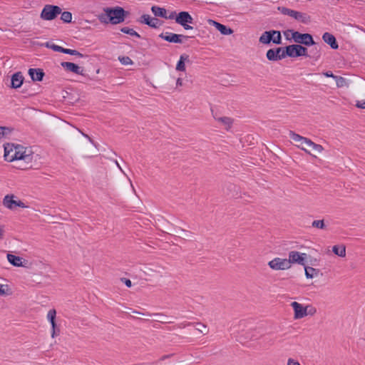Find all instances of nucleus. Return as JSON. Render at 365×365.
<instances>
[{
  "label": "nucleus",
  "mask_w": 365,
  "mask_h": 365,
  "mask_svg": "<svg viewBox=\"0 0 365 365\" xmlns=\"http://www.w3.org/2000/svg\"><path fill=\"white\" fill-rule=\"evenodd\" d=\"M14 157L9 155V153L4 155V158L8 162H13L17 160L19 162V167L23 170L27 169L31 167V163L33 160V155L30 150H27L25 148L16 145L14 147Z\"/></svg>",
  "instance_id": "obj_1"
},
{
  "label": "nucleus",
  "mask_w": 365,
  "mask_h": 365,
  "mask_svg": "<svg viewBox=\"0 0 365 365\" xmlns=\"http://www.w3.org/2000/svg\"><path fill=\"white\" fill-rule=\"evenodd\" d=\"M105 15L100 16L99 19L101 22L113 24L122 23L125 20V10L119 6L115 8H106L104 9Z\"/></svg>",
  "instance_id": "obj_2"
},
{
  "label": "nucleus",
  "mask_w": 365,
  "mask_h": 365,
  "mask_svg": "<svg viewBox=\"0 0 365 365\" xmlns=\"http://www.w3.org/2000/svg\"><path fill=\"white\" fill-rule=\"evenodd\" d=\"M288 31L292 33V37L294 41L297 44H304L307 46L315 44L312 36L309 34H301L299 31H295L291 29L288 30Z\"/></svg>",
  "instance_id": "obj_3"
},
{
  "label": "nucleus",
  "mask_w": 365,
  "mask_h": 365,
  "mask_svg": "<svg viewBox=\"0 0 365 365\" xmlns=\"http://www.w3.org/2000/svg\"><path fill=\"white\" fill-rule=\"evenodd\" d=\"M284 55L295 58L299 56H307V48L300 44H292L285 47Z\"/></svg>",
  "instance_id": "obj_4"
},
{
  "label": "nucleus",
  "mask_w": 365,
  "mask_h": 365,
  "mask_svg": "<svg viewBox=\"0 0 365 365\" xmlns=\"http://www.w3.org/2000/svg\"><path fill=\"white\" fill-rule=\"evenodd\" d=\"M193 18L187 11H180L175 16V22L183 27L185 30L193 29L190 24H193Z\"/></svg>",
  "instance_id": "obj_5"
},
{
  "label": "nucleus",
  "mask_w": 365,
  "mask_h": 365,
  "mask_svg": "<svg viewBox=\"0 0 365 365\" xmlns=\"http://www.w3.org/2000/svg\"><path fill=\"white\" fill-rule=\"evenodd\" d=\"M278 10L284 15L289 16L296 20L300 21L302 23H307L309 21V16L307 14L288 9L284 6L278 7Z\"/></svg>",
  "instance_id": "obj_6"
},
{
  "label": "nucleus",
  "mask_w": 365,
  "mask_h": 365,
  "mask_svg": "<svg viewBox=\"0 0 365 365\" xmlns=\"http://www.w3.org/2000/svg\"><path fill=\"white\" fill-rule=\"evenodd\" d=\"M61 13V9L58 6L46 5L41 14V17L45 20H53Z\"/></svg>",
  "instance_id": "obj_7"
},
{
  "label": "nucleus",
  "mask_w": 365,
  "mask_h": 365,
  "mask_svg": "<svg viewBox=\"0 0 365 365\" xmlns=\"http://www.w3.org/2000/svg\"><path fill=\"white\" fill-rule=\"evenodd\" d=\"M269 267L273 270H286L291 267L287 259L275 257L268 262Z\"/></svg>",
  "instance_id": "obj_8"
},
{
  "label": "nucleus",
  "mask_w": 365,
  "mask_h": 365,
  "mask_svg": "<svg viewBox=\"0 0 365 365\" xmlns=\"http://www.w3.org/2000/svg\"><path fill=\"white\" fill-rule=\"evenodd\" d=\"M159 38L170 42L175 43H182V38H187L188 36L182 34H177L171 32L162 33L159 35Z\"/></svg>",
  "instance_id": "obj_9"
},
{
  "label": "nucleus",
  "mask_w": 365,
  "mask_h": 365,
  "mask_svg": "<svg viewBox=\"0 0 365 365\" xmlns=\"http://www.w3.org/2000/svg\"><path fill=\"white\" fill-rule=\"evenodd\" d=\"M307 257L306 253H299L297 251H291L289 252V259L287 261L289 262V264L297 263L301 265L305 264V259Z\"/></svg>",
  "instance_id": "obj_10"
},
{
  "label": "nucleus",
  "mask_w": 365,
  "mask_h": 365,
  "mask_svg": "<svg viewBox=\"0 0 365 365\" xmlns=\"http://www.w3.org/2000/svg\"><path fill=\"white\" fill-rule=\"evenodd\" d=\"M291 306L294 309V318L295 319H302L304 317H306L308 314L307 312V307H303L301 304L293 302L291 303Z\"/></svg>",
  "instance_id": "obj_11"
},
{
  "label": "nucleus",
  "mask_w": 365,
  "mask_h": 365,
  "mask_svg": "<svg viewBox=\"0 0 365 365\" xmlns=\"http://www.w3.org/2000/svg\"><path fill=\"white\" fill-rule=\"evenodd\" d=\"M289 138L296 143H299L297 147L300 148L302 150H304L306 153L310 154V152L308 151L304 147H303V144H307L308 138L301 136L300 135L295 133L294 131L290 130L289 132Z\"/></svg>",
  "instance_id": "obj_12"
},
{
  "label": "nucleus",
  "mask_w": 365,
  "mask_h": 365,
  "mask_svg": "<svg viewBox=\"0 0 365 365\" xmlns=\"http://www.w3.org/2000/svg\"><path fill=\"white\" fill-rule=\"evenodd\" d=\"M140 23L145 24L151 28L157 29L160 26V20L151 17L149 14H143L140 17Z\"/></svg>",
  "instance_id": "obj_13"
},
{
  "label": "nucleus",
  "mask_w": 365,
  "mask_h": 365,
  "mask_svg": "<svg viewBox=\"0 0 365 365\" xmlns=\"http://www.w3.org/2000/svg\"><path fill=\"white\" fill-rule=\"evenodd\" d=\"M61 66L68 71L72 72L78 75H84L83 69L79 67L78 65L71 62H62L61 63Z\"/></svg>",
  "instance_id": "obj_14"
},
{
  "label": "nucleus",
  "mask_w": 365,
  "mask_h": 365,
  "mask_svg": "<svg viewBox=\"0 0 365 365\" xmlns=\"http://www.w3.org/2000/svg\"><path fill=\"white\" fill-rule=\"evenodd\" d=\"M24 77L21 72L19 71L14 73L11 76L10 87L14 89L20 88L24 83Z\"/></svg>",
  "instance_id": "obj_15"
},
{
  "label": "nucleus",
  "mask_w": 365,
  "mask_h": 365,
  "mask_svg": "<svg viewBox=\"0 0 365 365\" xmlns=\"http://www.w3.org/2000/svg\"><path fill=\"white\" fill-rule=\"evenodd\" d=\"M208 23L210 25L214 26L223 35H230L233 33L232 29L214 20L209 19Z\"/></svg>",
  "instance_id": "obj_16"
},
{
  "label": "nucleus",
  "mask_w": 365,
  "mask_h": 365,
  "mask_svg": "<svg viewBox=\"0 0 365 365\" xmlns=\"http://www.w3.org/2000/svg\"><path fill=\"white\" fill-rule=\"evenodd\" d=\"M322 39L326 43L329 44L332 49H337L339 48L336 38L333 34L325 32L322 35Z\"/></svg>",
  "instance_id": "obj_17"
},
{
  "label": "nucleus",
  "mask_w": 365,
  "mask_h": 365,
  "mask_svg": "<svg viewBox=\"0 0 365 365\" xmlns=\"http://www.w3.org/2000/svg\"><path fill=\"white\" fill-rule=\"evenodd\" d=\"M28 73L34 81H41L44 76V73L41 68H29Z\"/></svg>",
  "instance_id": "obj_18"
},
{
  "label": "nucleus",
  "mask_w": 365,
  "mask_h": 365,
  "mask_svg": "<svg viewBox=\"0 0 365 365\" xmlns=\"http://www.w3.org/2000/svg\"><path fill=\"white\" fill-rule=\"evenodd\" d=\"M14 196L13 195H7L4 197L3 200V205L10 209L13 210L15 207H16L17 200H14Z\"/></svg>",
  "instance_id": "obj_19"
},
{
  "label": "nucleus",
  "mask_w": 365,
  "mask_h": 365,
  "mask_svg": "<svg viewBox=\"0 0 365 365\" xmlns=\"http://www.w3.org/2000/svg\"><path fill=\"white\" fill-rule=\"evenodd\" d=\"M189 56L187 54L183 53L180 56V59L176 65V70L179 71H185V62H188Z\"/></svg>",
  "instance_id": "obj_20"
},
{
  "label": "nucleus",
  "mask_w": 365,
  "mask_h": 365,
  "mask_svg": "<svg viewBox=\"0 0 365 365\" xmlns=\"http://www.w3.org/2000/svg\"><path fill=\"white\" fill-rule=\"evenodd\" d=\"M7 259L12 265L15 267H24L22 262L23 258L19 256H16L12 254H8Z\"/></svg>",
  "instance_id": "obj_21"
},
{
  "label": "nucleus",
  "mask_w": 365,
  "mask_h": 365,
  "mask_svg": "<svg viewBox=\"0 0 365 365\" xmlns=\"http://www.w3.org/2000/svg\"><path fill=\"white\" fill-rule=\"evenodd\" d=\"M266 56L269 61H273L282 60L285 58V55L284 53H281L280 56H277L275 53V50L272 48L269 49L267 51Z\"/></svg>",
  "instance_id": "obj_22"
},
{
  "label": "nucleus",
  "mask_w": 365,
  "mask_h": 365,
  "mask_svg": "<svg viewBox=\"0 0 365 365\" xmlns=\"http://www.w3.org/2000/svg\"><path fill=\"white\" fill-rule=\"evenodd\" d=\"M151 11L155 16L167 18V11L164 8H161L157 6H153L151 7Z\"/></svg>",
  "instance_id": "obj_23"
},
{
  "label": "nucleus",
  "mask_w": 365,
  "mask_h": 365,
  "mask_svg": "<svg viewBox=\"0 0 365 365\" xmlns=\"http://www.w3.org/2000/svg\"><path fill=\"white\" fill-rule=\"evenodd\" d=\"M272 39V31H264L259 37V42L263 44H269Z\"/></svg>",
  "instance_id": "obj_24"
},
{
  "label": "nucleus",
  "mask_w": 365,
  "mask_h": 365,
  "mask_svg": "<svg viewBox=\"0 0 365 365\" xmlns=\"http://www.w3.org/2000/svg\"><path fill=\"white\" fill-rule=\"evenodd\" d=\"M216 120H217L219 123H222L223 125H225V128L228 130L232 124V120L229 117H219L217 118L214 116Z\"/></svg>",
  "instance_id": "obj_25"
},
{
  "label": "nucleus",
  "mask_w": 365,
  "mask_h": 365,
  "mask_svg": "<svg viewBox=\"0 0 365 365\" xmlns=\"http://www.w3.org/2000/svg\"><path fill=\"white\" fill-rule=\"evenodd\" d=\"M304 269L306 277L308 279L314 278V277L317 276L319 272V269L311 267H305Z\"/></svg>",
  "instance_id": "obj_26"
},
{
  "label": "nucleus",
  "mask_w": 365,
  "mask_h": 365,
  "mask_svg": "<svg viewBox=\"0 0 365 365\" xmlns=\"http://www.w3.org/2000/svg\"><path fill=\"white\" fill-rule=\"evenodd\" d=\"M332 252L339 257H344L346 256V247L344 245L340 247L334 245L332 247Z\"/></svg>",
  "instance_id": "obj_27"
},
{
  "label": "nucleus",
  "mask_w": 365,
  "mask_h": 365,
  "mask_svg": "<svg viewBox=\"0 0 365 365\" xmlns=\"http://www.w3.org/2000/svg\"><path fill=\"white\" fill-rule=\"evenodd\" d=\"M306 145L312 148L313 150H314L319 153L322 152V150H324L323 147L321 145L314 143L309 138H308Z\"/></svg>",
  "instance_id": "obj_28"
},
{
  "label": "nucleus",
  "mask_w": 365,
  "mask_h": 365,
  "mask_svg": "<svg viewBox=\"0 0 365 365\" xmlns=\"http://www.w3.org/2000/svg\"><path fill=\"white\" fill-rule=\"evenodd\" d=\"M272 41L275 44H281L282 43V36L280 31H272Z\"/></svg>",
  "instance_id": "obj_29"
},
{
  "label": "nucleus",
  "mask_w": 365,
  "mask_h": 365,
  "mask_svg": "<svg viewBox=\"0 0 365 365\" xmlns=\"http://www.w3.org/2000/svg\"><path fill=\"white\" fill-rule=\"evenodd\" d=\"M120 31H121V32H123L124 34H128L130 36H136L138 38H140V35L138 32H136L135 30H133V29H130L129 27H123V28H121Z\"/></svg>",
  "instance_id": "obj_30"
},
{
  "label": "nucleus",
  "mask_w": 365,
  "mask_h": 365,
  "mask_svg": "<svg viewBox=\"0 0 365 365\" xmlns=\"http://www.w3.org/2000/svg\"><path fill=\"white\" fill-rule=\"evenodd\" d=\"M61 19L64 23H70L72 20V14L69 11H63L61 13Z\"/></svg>",
  "instance_id": "obj_31"
},
{
  "label": "nucleus",
  "mask_w": 365,
  "mask_h": 365,
  "mask_svg": "<svg viewBox=\"0 0 365 365\" xmlns=\"http://www.w3.org/2000/svg\"><path fill=\"white\" fill-rule=\"evenodd\" d=\"M118 60L123 65L125 66L132 65L133 63L131 58L128 56H119Z\"/></svg>",
  "instance_id": "obj_32"
},
{
  "label": "nucleus",
  "mask_w": 365,
  "mask_h": 365,
  "mask_svg": "<svg viewBox=\"0 0 365 365\" xmlns=\"http://www.w3.org/2000/svg\"><path fill=\"white\" fill-rule=\"evenodd\" d=\"M56 317V311L55 309H51L48 311L47 314V319L50 322V323L55 322Z\"/></svg>",
  "instance_id": "obj_33"
},
{
  "label": "nucleus",
  "mask_w": 365,
  "mask_h": 365,
  "mask_svg": "<svg viewBox=\"0 0 365 365\" xmlns=\"http://www.w3.org/2000/svg\"><path fill=\"white\" fill-rule=\"evenodd\" d=\"M312 227H317L319 229L324 230L326 228V225L324 224V220H314L312 224Z\"/></svg>",
  "instance_id": "obj_34"
},
{
  "label": "nucleus",
  "mask_w": 365,
  "mask_h": 365,
  "mask_svg": "<svg viewBox=\"0 0 365 365\" xmlns=\"http://www.w3.org/2000/svg\"><path fill=\"white\" fill-rule=\"evenodd\" d=\"M334 80L336 81V86L339 88L343 87L346 84L345 78L341 76H336Z\"/></svg>",
  "instance_id": "obj_35"
},
{
  "label": "nucleus",
  "mask_w": 365,
  "mask_h": 365,
  "mask_svg": "<svg viewBox=\"0 0 365 365\" xmlns=\"http://www.w3.org/2000/svg\"><path fill=\"white\" fill-rule=\"evenodd\" d=\"M46 46L48 48H51L54 51H58V52H61V53L63 52V48L60 46L56 45L54 43L50 44L49 43H46Z\"/></svg>",
  "instance_id": "obj_36"
},
{
  "label": "nucleus",
  "mask_w": 365,
  "mask_h": 365,
  "mask_svg": "<svg viewBox=\"0 0 365 365\" xmlns=\"http://www.w3.org/2000/svg\"><path fill=\"white\" fill-rule=\"evenodd\" d=\"M52 331H51V336L54 338L56 335L59 334V329L56 328V321L51 323Z\"/></svg>",
  "instance_id": "obj_37"
},
{
  "label": "nucleus",
  "mask_w": 365,
  "mask_h": 365,
  "mask_svg": "<svg viewBox=\"0 0 365 365\" xmlns=\"http://www.w3.org/2000/svg\"><path fill=\"white\" fill-rule=\"evenodd\" d=\"M197 325L199 326V327L196 328L197 330H198L203 334H207L208 333V329H207V327L205 324H201V323H197Z\"/></svg>",
  "instance_id": "obj_38"
},
{
  "label": "nucleus",
  "mask_w": 365,
  "mask_h": 365,
  "mask_svg": "<svg viewBox=\"0 0 365 365\" xmlns=\"http://www.w3.org/2000/svg\"><path fill=\"white\" fill-rule=\"evenodd\" d=\"M274 50H275L276 55L277 56H280L281 53H284V54L285 47L284 48L278 47V48H275Z\"/></svg>",
  "instance_id": "obj_39"
},
{
  "label": "nucleus",
  "mask_w": 365,
  "mask_h": 365,
  "mask_svg": "<svg viewBox=\"0 0 365 365\" xmlns=\"http://www.w3.org/2000/svg\"><path fill=\"white\" fill-rule=\"evenodd\" d=\"M356 106L359 108L365 109V101H356Z\"/></svg>",
  "instance_id": "obj_40"
},
{
  "label": "nucleus",
  "mask_w": 365,
  "mask_h": 365,
  "mask_svg": "<svg viewBox=\"0 0 365 365\" xmlns=\"http://www.w3.org/2000/svg\"><path fill=\"white\" fill-rule=\"evenodd\" d=\"M7 153H9V155H11V157H14V148H11L10 149H8V148H5V150H4V155H6Z\"/></svg>",
  "instance_id": "obj_41"
},
{
  "label": "nucleus",
  "mask_w": 365,
  "mask_h": 365,
  "mask_svg": "<svg viewBox=\"0 0 365 365\" xmlns=\"http://www.w3.org/2000/svg\"><path fill=\"white\" fill-rule=\"evenodd\" d=\"M6 130H8L7 128L0 126V139L6 135Z\"/></svg>",
  "instance_id": "obj_42"
},
{
  "label": "nucleus",
  "mask_w": 365,
  "mask_h": 365,
  "mask_svg": "<svg viewBox=\"0 0 365 365\" xmlns=\"http://www.w3.org/2000/svg\"><path fill=\"white\" fill-rule=\"evenodd\" d=\"M121 281L123 282L128 287H130L132 286V282L129 279L121 278Z\"/></svg>",
  "instance_id": "obj_43"
},
{
  "label": "nucleus",
  "mask_w": 365,
  "mask_h": 365,
  "mask_svg": "<svg viewBox=\"0 0 365 365\" xmlns=\"http://www.w3.org/2000/svg\"><path fill=\"white\" fill-rule=\"evenodd\" d=\"M133 313H135V314H143V315H146V316H149V317H151L153 315H155V316H163L162 314H150V313H147V314H143V313H140L138 311H135V310H133Z\"/></svg>",
  "instance_id": "obj_44"
},
{
  "label": "nucleus",
  "mask_w": 365,
  "mask_h": 365,
  "mask_svg": "<svg viewBox=\"0 0 365 365\" xmlns=\"http://www.w3.org/2000/svg\"><path fill=\"white\" fill-rule=\"evenodd\" d=\"M323 75L326 77L332 78L334 79V77H336V75H334L331 71H326L323 73Z\"/></svg>",
  "instance_id": "obj_45"
},
{
  "label": "nucleus",
  "mask_w": 365,
  "mask_h": 365,
  "mask_svg": "<svg viewBox=\"0 0 365 365\" xmlns=\"http://www.w3.org/2000/svg\"><path fill=\"white\" fill-rule=\"evenodd\" d=\"M287 365H300V364L298 361L290 358L288 359Z\"/></svg>",
  "instance_id": "obj_46"
},
{
  "label": "nucleus",
  "mask_w": 365,
  "mask_h": 365,
  "mask_svg": "<svg viewBox=\"0 0 365 365\" xmlns=\"http://www.w3.org/2000/svg\"><path fill=\"white\" fill-rule=\"evenodd\" d=\"M63 53H66V54H70V55H73V49H70V48H63Z\"/></svg>",
  "instance_id": "obj_47"
},
{
  "label": "nucleus",
  "mask_w": 365,
  "mask_h": 365,
  "mask_svg": "<svg viewBox=\"0 0 365 365\" xmlns=\"http://www.w3.org/2000/svg\"><path fill=\"white\" fill-rule=\"evenodd\" d=\"M4 286L5 285L0 284V296H4V295L6 294V292L4 288Z\"/></svg>",
  "instance_id": "obj_48"
},
{
  "label": "nucleus",
  "mask_w": 365,
  "mask_h": 365,
  "mask_svg": "<svg viewBox=\"0 0 365 365\" xmlns=\"http://www.w3.org/2000/svg\"><path fill=\"white\" fill-rule=\"evenodd\" d=\"M178 14H176L175 11H173V12H171L170 14L167 16L166 19H175V16H177Z\"/></svg>",
  "instance_id": "obj_49"
},
{
  "label": "nucleus",
  "mask_w": 365,
  "mask_h": 365,
  "mask_svg": "<svg viewBox=\"0 0 365 365\" xmlns=\"http://www.w3.org/2000/svg\"><path fill=\"white\" fill-rule=\"evenodd\" d=\"M16 206L23 207V208L27 207V206L21 200H17Z\"/></svg>",
  "instance_id": "obj_50"
},
{
  "label": "nucleus",
  "mask_w": 365,
  "mask_h": 365,
  "mask_svg": "<svg viewBox=\"0 0 365 365\" xmlns=\"http://www.w3.org/2000/svg\"><path fill=\"white\" fill-rule=\"evenodd\" d=\"M73 56H78V57H83L84 56L83 54H82L81 53H80L79 51H78L76 50H73Z\"/></svg>",
  "instance_id": "obj_51"
},
{
  "label": "nucleus",
  "mask_w": 365,
  "mask_h": 365,
  "mask_svg": "<svg viewBox=\"0 0 365 365\" xmlns=\"http://www.w3.org/2000/svg\"><path fill=\"white\" fill-rule=\"evenodd\" d=\"M4 226H0V240L3 237V235H4Z\"/></svg>",
  "instance_id": "obj_52"
},
{
  "label": "nucleus",
  "mask_w": 365,
  "mask_h": 365,
  "mask_svg": "<svg viewBox=\"0 0 365 365\" xmlns=\"http://www.w3.org/2000/svg\"><path fill=\"white\" fill-rule=\"evenodd\" d=\"M115 165H117V167L119 168V170L124 173V171L123 170L122 168L120 167V165H119L118 162L115 160Z\"/></svg>",
  "instance_id": "obj_53"
},
{
  "label": "nucleus",
  "mask_w": 365,
  "mask_h": 365,
  "mask_svg": "<svg viewBox=\"0 0 365 365\" xmlns=\"http://www.w3.org/2000/svg\"><path fill=\"white\" fill-rule=\"evenodd\" d=\"M182 79L180 78H178L176 82L177 86H182Z\"/></svg>",
  "instance_id": "obj_54"
},
{
  "label": "nucleus",
  "mask_w": 365,
  "mask_h": 365,
  "mask_svg": "<svg viewBox=\"0 0 365 365\" xmlns=\"http://www.w3.org/2000/svg\"><path fill=\"white\" fill-rule=\"evenodd\" d=\"M83 135L86 138H87L89 140V141H90L91 143H93V141L92 140V139H91V138L88 135H86V134H83Z\"/></svg>",
  "instance_id": "obj_55"
},
{
  "label": "nucleus",
  "mask_w": 365,
  "mask_h": 365,
  "mask_svg": "<svg viewBox=\"0 0 365 365\" xmlns=\"http://www.w3.org/2000/svg\"><path fill=\"white\" fill-rule=\"evenodd\" d=\"M316 312V309H312V310H310L309 312H308V314H313L314 313Z\"/></svg>",
  "instance_id": "obj_56"
},
{
  "label": "nucleus",
  "mask_w": 365,
  "mask_h": 365,
  "mask_svg": "<svg viewBox=\"0 0 365 365\" xmlns=\"http://www.w3.org/2000/svg\"><path fill=\"white\" fill-rule=\"evenodd\" d=\"M288 33H291V32L288 31V30L284 32V35L287 36V38H288Z\"/></svg>",
  "instance_id": "obj_57"
}]
</instances>
